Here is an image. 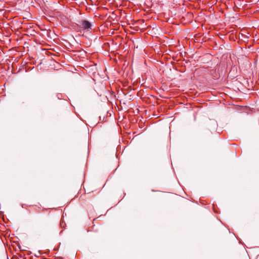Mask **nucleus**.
<instances>
[{
  "instance_id": "f257e3e1",
  "label": "nucleus",
  "mask_w": 259,
  "mask_h": 259,
  "mask_svg": "<svg viewBox=\"0 0 259 259\" xmlns=\"http://www.w3.org/2000/svg\"><path fill=\"white\" fill-rule=\"evenodd\" d=\"M79 26L80 28L89 31L91 29L92 24L91 22L87 20H81L79 22Z\"/></svg>"
}]
</instances>
